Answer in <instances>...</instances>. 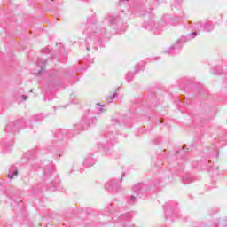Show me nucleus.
<instances>
[{
	"mask_svg": "<svg viewBox=\"0 0 227 227\" xmlns=\"http://www.w3.org/2000/svg\"><path fill=\"white\" fill-rule=\"evenodd\" d=\"M83 35H87L85 40L87 46L86 50L90 51V47L97 51L99 45H102V39L106 36V28L100 27L97 25L95 17L88 18L86 24L82 27Z\"/></svg>",
	"mask_w": 227,
	"mask_h": 227,
	"instance_id": "obj_1",
	"label": "nucleus"
},
{
	"mask_svg": "<svg viewBox=\"0 0 227 227\" xmlns=\"http://www.w3.org/2000/svg\"><path fill=\"white\" fill-rule=\"evenodd\" d=\"M168 16H164L160 21H155V18H151L149 20L144 22L145 29L152 31L155 35H160V31H164L168 27Z\"/></svg>",
	"mask_w": 227,
	"mask_h": 227,
	"instance_id": "obj_2",
	"label": "nucleus"
},
{
	"mask_svg": "<svg viewBox=\"0 0 227 227\" xmlns=\"http://www.w3.org/2000/svg\"><path fill=\"white\" fill-rule=\"evenodd\" d=\"M198 35H200V31L192 32L186 35L181 36V38L174 45H172L168 51H167L168 54H176V52H180V50L182 47H184V44L187 43V42H191V40H193V38H196Z\"/></svg>",
	"mask_w": 227,
	"mask_h": 227,
	"instance_id": "obj_3",
	"label": "nucleus"
},
{
	"mask_svg": "<svg viewBox=\"0 0 227 227\" xmlns=\"http://www.w3.org/2000/svg\"><path fill=\"white\" fill-rule=\"evenodd\" d=\"M97 118H90V115H83L80 121V123L74 125V130H86L88 125H96Z\"/></svg>",
	"mask_w": 227,
	"mask_h": 227,
	"instance_id": "obj_4",
	"label": "nucleus"
},
{
	"mask_svg": "<svg viewBox=\"0 0 227 227\" xmlns=\"http://www.w3.org/2000/svg\"><path fill=\"white\" fill-rule=\"evenodd\" d=\"M125 176V173L121 174V179H110L105 184V189L106 191H113L114 192H118L120 191V187H121L122 178Z\"/></svg>",
	"mask_w": 227,
	"mask_h": 227,
	"instance_id": "obj_5",
	"label": "nucleus"
},
{
	"mask_svg": "<svg viewBox=\"0 0 227 227\" xmlns=\"http://www.w3.org/2000/svg\"><path fill=\"white\" fill-rule=\"evenodd\" d=\"M135 4H137V0H131ZM130 0H119V10L124 13L125 10L129 12V8H132L134 5H130L132 3Z\"/></svg>",
	"mask_w": 227,
	"mask_h": 227,
	"instance_id": "obj_6",
	"label": "nucleus"
},
{
	"mask_svg": "<svg viewBox=\"0 0 227 227\" xmlns=\"http://www.w3.org/2000/svg\"><path fill=\"white\" fill-rule=\"evenodd\" d=\"M116 141V137L113 131H108L105 134V138L103 140V144L108 146H113Z\"/></svg>",
	"mask_w": 227,
	"mask_h": 227,
	"instance_id": "obj_7",
	"label": "nucleus"
},
{
	"mask_svg": "<svg viewBox=\"0 0 227 227\" xmlns=\"http://www.w3.org/2000/svg\"><path fill=\"white\" fill-rule=\"evenodd\" d=\"M163 208L167 217H173V215H176V209L173 207V202H167Z\"/></svg>",
	"mask_w": 227,
	"mask_h": 227,
	"instance_id": "obj_8",
	"label": "nucleus"
},
{
	"mask_svg": "<svg viewBox=\"0 0 227 227\" xmlns=\"http://www.w3.org/2000/svg\"><path fill=\"white\" fill-rule=\"evenodd\" d=\"M22 123H20V121H16L15 122H10L7 124L5 130L7 132H15L16 130H19V129H22Z\"/></svg>",
	"mask_w": 227,
	"mask_h": 227,
	"instance_id": "obj_9",
	"label": "nucleus"
},
{
	"mask_svg": "<svg viewBox=\"0 0 227 227\" xmlns=\"http://www.w3.org/2000/svg\"><path fill=\"white\" fill-rule=\"evenodd\" d=\"M0 145L4 146V148H12V146H13V138L6 137L0 141Z\"/></svg>",
	"mask_w": 227,
	"mask_h": 227,
	"instance_id": "obj_10",
	"label": "nucleus"
},
{
	"mask_svg": "<svg viewBox=\"0 0 227 227\" xmlns=\"http://www.w3.org/2000/svg\"><path fill=\"white\" fill-rule=\"evenodd\" d=\"M200 27H202L203 31H206V33H210V31H214V23L207 21L200 25Z\"/></svg>",
	"mask_w": 227,
	"mask_h": 227,
	"instance_id": "obj_11",
	"label": "nucleus"
},
{
	"mask_svg": "<svg viewBox=\"0 0 227 227\" xmlns=\"http://www.w3.org/2000/svg\"><path fill=\"white\" fill-rule=\"evenodd\" d=\"M47 64V60L44 59H40L37 62L38 67H40L41 70L38 72V75H42L43 72H45V65Z\"/></svg>",
	"mask_w": 227,
	"mask_h": 227,
	"instance_id": "obj_12",
	"label": "nucleus"
},
{
	"mask_svg": "<svg viewBox=\"0 0 227 227\" xmlns=\"http://www.w3.org/2000/svg\"><path fill=\"white\" fill-rule=\"evenodd\" d=\"M18 175H19V170H17V167L13 166L9 170L7 176L10 180H13L14 176H18Z\"/></svg>",
	"mask_w": 227,
	"mask_h": 227,
	"instance_id": "obj_13",
	"label": "nucleus"
},
{
	"mask_svg": "<svg viewBox=\"0 0 227 227\" xmlns=\"http://www.w3.org/2000/svg\"><path fill=\"white\" fill-rule=\"evenodd\" d=\"M83 165L86 166V168H91V166L95 165V160L93 159V157L88 156L85 158Z\"/></svg>",
	"mask_w": 227,
	"mask_h": 227,
	"instance_id": "obj_14",
	"label": "nucleus"
},
{
	"mask_svg": "<svg viewBox=\"0 0 227 227\" xmlns=\"http://www.w3.org/2000/svg\"><path fill=\"white\" fill-rule=\"evenodd\" d=\"M145 189V184L138 183L134 185L133 192H135L136 196H139V192Z\"/></svg>",
	"mask_w": 227,
	"mask_h": 227,
	"instance_id": "obj_15",
	"label": "nucleus"
},
{
	"mask_svg": "<svg viewBox=\"0 0 227 227\" xmlns=\"http://www.w3.org/2000/svg\"><path fill=\"white\" fill-rule=\"evenodd\" d=\"M42 54H44L45 56L51 55V58H55L56 55H54V52L52 51V49L51 46H48L41 51Z\"/></svg>",
	"mask_w": 227,
	"mask_h": 227,
	"instance_id": "obj_16",
	"label": "nucleus"
},
{
	"mask_svg": "<svg viewBox=\"0 0 227 227\" xmlns=\"http://www.w3.org/2000/svg\"><path fill=\"white\" fill-rule=\"evenodd\" d=\"M106 20L110 24H118L120 22V16L108 15Z\"/></svg>",
	"mask_w": 227,
	"mask_h": 227,
	"instance_id": "obj_17",
	"label": "nucleus"
},
{
	"mask_svg": "<svg viewBox=\"0 0 227 227\" xmlns=\"http://www.w3.org/2000/svg\"><path fill=\"white\" fill-rule=\"evenodd\" d=\"M68 52H70V50H66L62 43L59 44V53L60 56H68Z\"/></svg>",
	"mask_w": 227,
	"mask_h": 227,
	"instance_id": "obj_18",
	"label": "nucleus"
},
{
	"mask_svg": "<svg viewBox=\"0 0 227 227\" xmlns=\"http://www.w3.org/2000/svg\"><path fill=\"white\" fill-rule=\"evenodd\" d=\"M53 170H54V168H52L51 166L45 167L44 176H46V178H49V176H51V175H52Z\"/></svg>",
	"mask_w": 227,
	"mask_h": 227,
	"instance_id": "obj_19",
	"label": "nucleus"
},
{
	"mask_svg": "<svg viewBox=\"0 0 227 227\" xmlns=\"http://www.w3.org/2000/svg\"><path fill=\"white\" fill-rule=\"evenodd\" d=\"M141 70H145V62H141L136 66L135 73L137 74L141 72Z\"/></svg>",
	"mask_w": 227,
	"mask_h": 227,
	"instance_id": "obj_20",
	"label": "nucleus"
},
{
	"mask_svg": "<svg viewBox=\"0 0 227 227\" xmlns=\"http://www.w3.org/2000/svg\"><path fill=\"white\" fill-rule=\"evenodd\" d=\"M192 178L191 177V176H184L183 184H184V185H187L188 184H192Z\"/></svg>",
	"mask_w": 227,
	"mask_h": 227,
	"instance_id": "obj_21",
	"label": "nucleus"
},
{
	"mask_svg": "<svg viewBox=\"0 0 227 227\" xmlns=\"http://www.w3.org/2000/svg\"><path fill=\"white\" fill-rule=\"evenodd\" d=\"M125 79L128 82H132L134 81V73H128Z\"/></svg>",
	"mask_w": 227,
	"mask_h": 227,
	"instance_id": "obj_22",
	"label": "nucleus"
},
{
	"mask_svg": "<svg viewBox=\"0 0 227 227\" xmlns=\"http://www.w3.org/2000/svg\"><path fill=\"white\" fill-rule=\"evenodd\" d=\"M127 203L129 205H134V203H136V196L134 195L129 196L127 200Z\"/></svg>",
	"mask_w": 227,
	"mask_h": 227,
	"instance_id": "obj_23",
	"label": "nucleus"
},
{
	"mask_svg": "<svg viewBox=\"0 0 227 227\" xmlns=\"http://www.w3.org/2000/svg\"><path fill=\"white\" fill-rule=\"evenodd\" d=\"M96 109L98 111V114H101V113H104V111H106V109H104V105L99 104L97 105Z\"/></svg>",
	"mask_w": 227,
	"mask_h": 227,
	"instance_id": "obj_24",
	"label": "nucleus"
},
{
	"mask_svg": "<svg viewBox=\"0 0 227 227\" xmlns=\"http://www.w3.org/2000/svg\"><path fill=\"white\" fill-rule=\"evenodd\" d=\"M172 4V8H180L181 6V2L178 0H173V2L171 3Z\"/></svg>",
	"mask_w": 227,
	"mask_h": 227,
	"instance_id": "obj_25",
	"label": "nucleus"
},
{
	"mask_svg": "<svg viewBox=\"0 0 227 227\" xmlns=\"http://www.w3.org/2000/svg\"><path fill=\"white\" fill-rule=\"evenodd\" d=\"M116 97H118V94L117 93H114L113 95L108 97L106 98V100H107V102H109V104H111V102H113L114 100V98H116Z\"/></svg>",
	"mask_w": 227,
	"mask_h": 227,
	"instance_id": "obj_26",
	"label": "nucleus"
},
{
	"mask_svg": "<svg viewBox=\"0 0 227 227\" xmlns=\"http://www.w3.org/2000/svg\"><path fill=\"white\" fill-rule=\"evenodd\" d=\"M139 15H145V9L139 10Z\"/></svg>",
	"mask_w": 227,
	"mask_h": 227,
	"instance_id": "obj_27",
	"label": "nucleus"
},
{
	"mask_svg": "<svg viewBox=\"0 0 227 227\" xmlns=\"http://www.w3.org/2000/svg\"><path fill=\"white\" fill-rule=\"evenodd\" d=\"M21 97H22L23 100H27V96L22 95Z\"/></svg>",
	"mask_w": 227,
	"mask_h": 227,
	"instance_id": "obj_28",
	"label": "nucleus"
},
{
	"mask_svg": "<svg viewBox=\"0 0 227 227\" xmlns=\"http://www.w3.org/2000/svg\"><path fill=\"white\" fill-rule=\"evenodd\" d=\"M109 210H113V207H109L108 208L106 209V212H109Z\"/></svg>",
	"mask_w": 227,
	"mask_h": 227,
	"instance_id": "obj_29",
	"label": "nucleus"
},
{
	"mask_svg": "<svg viewBox=\"0 0 227 227\" xmlns=\"http://www.w3.org/2000/svg\"><path fill=\"white\" fill-rule=\"evenodd\" d=\"M126 30H127V27H124L123 30H121V33H125Z\"/></svg>",
	"mask_w": 227,
	"mask_h": 227,
	"instance_id": "obj_30",
	"label": "nucleus"
},
{
	"mask_svg": "<svg viewBox=\"0 0 227 227\" xmlns=\"http://www.w3.org/2000/svg\"><path fill=\"white\" fill-rule=\"evenodd\" d=\"M125 125H127V119L124 121Z\"/></svg>",
	"mask_w": 227,
	"mask_h": 227,
	"instance_id": "obj_31",
	"label": "nucleus"
},
{
	"mask_svg": "<svg viewBox=\"0 0 227 227\" xmlns=\"http://www.w3.org/2000/svg\"><path fill=\"white\" fill-rule=\"evenodd\" d=\"M30 153H31V151H29V152L27 153L28 155H30Z\"/></svg>",
	"mask_w": 227,
	"mask_h": 227,
	"instance_id": "obj_32",
	"label": "nucleus"
},
{
	"mask_svg": "<svg viewBox=\"0 0 227 227\" xmlns=\"http://www.w3.org/2000/svg\"><path fill=\"white\" fill-rule=\"evenodd\" d=\"M57 137H59V136H57Z\"/></svg>",
	"mask_w": 227,
	"mask_h": 227,
	"instance_id": "obj_33",
	"label": "nucleus"
}]
</instances>
